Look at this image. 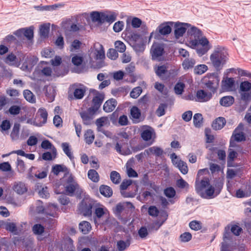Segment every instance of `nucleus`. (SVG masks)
Wrapping results in <instances>:
<instances>
[{"instance_id":"obj_37","label":"nucleus","mask_w":251,"mask_h":251,"mask_svg":"<svg viewBox=\"0 0 251 251\" xmlns=\"http://www.w3.org/2000/svg\"><path fill=\"white\" fill-rule=\"evenodd\" d=\"M100 192L102 195L105 197H110L113 194L111 188L107 185H101L100 187Z\"/></svg>"},{"instance_id":"obj_52","label":"nucleus","mask_w":251,"mask_h":251,"mask_svg":"<svg viewBox=\"0 0 251 251\" xmlns=\"http://www.w3.org/2000/svg\"><path fill=\"white\" fill-rule=\"evenodd\" d=\"M116 49L120 52H124L126 50V47L125 44L121 41H117L115 43Z\"/></svg>"},{"instance_id":"obj_27","label":"nucleus","mask_w":251,"mask_h":251,"mask_svg":"<svg viewBox=\"0 0 251 251\" xmlns=\"http://www.w3.org/2000/svg\"><path fill=\"white\" fill-rule=\"evenodd\" d=\"M21 125L19 123H15L10 133V137L13 140H17L19 139L20 129Z\"/></svg>"},{"instance_id":"obj_43","label":"nucleus","mask_w":251,"mask_h":251,"mask_svg":"<svg viewBox=\"0 0 251 251\" xmlns=\"http://www.w3.org/2000/svg\"><path fill=\"white\" fill-rule=\"evenodd\" d=\"M88 177L94 182H98L99 181V175L97 172L93 169L89 170L88 172Z\"/></svg>"},{"instance_id":"obj_45","label":"nucleus","mask_w":251,"mask_h":251,"mask_svg":"<svg viewBox=\"0 0 251 251\" xmlns=\"http://www.w3.org/2000/svg\"><path fill=\"white\" fill-rule=\"evenodd\" d=\"M130 243L128 241L120 240L117 243V247L119 251H124L129 246Z\"/></svg>"},{"instance_id":"obj_26","label":"nucleus","mask_w":251,"mask_h":251,"mask_svg":"<svg viewBox=\"0 0 251 251\" xmlns=\"http://www.w3.org/2000/svg\"><path fill=\"white\" fill-rule=\"evenodd\" d=\"M235 81L233 78H227L223 81V88L228 91H232L234 88Z\"/></svg>"},{"instance_id":"obj_16","label":"nucleus","mask_w":251,"mask_h":251,"mask_svg":"<svg viewBox=\"0 0 251 251\" xmlns=\"http://www.w3.org/2000/svg\"><path fill=\"white\" fill-rule=\"evenodd\" d=\"M212 97L211 92L205 91L204 90H200L197 92L196 99L199 102H206L210 100Z\"/></svg>"},{"instance_id":"obj_34","label":"nucleus","mask_w":251,"mask_h":251,"mask_svg":"<svg viewBox=\"0 0 251 251\" xmlns=\"http://www.w3.org/2000/svg\"><path fill=\"white\" fill-rule=\"evenodd\" d=\"M153 133V130L151 127H148L147 129L142 131L141 133V137L143 140L147 141L151 139Z\"/></svg>"},{"instance_id":"obj_56","label":"nucleus","mask_w":251,"mask_h":251,"mask_svg":"<svg viewBox=\"0 0 251 251\" xmlns=\"http://www.w3.org/2000/svg\"><path fill=\"white\" fill-rule=\"evenodd\" d=\"M205 85L209 89V92H211L212 94L214 93L217 88V84L213 83L212 81H208L205 83Z\"/></svg>"},{"instance_id":"obj_33","label":"nucleus","mask_w":251,"mask_h":251,"mask_svg":"<svg viewBox=\"0 0 251 251\" xmlns=\"http://www.w3.org/2000/svg\"><path fill=\"white\" fill-rule=\"evenodd\" d=\"M57 151L55 148H53L51 152L47 151L42 154V159L44 160L50 161L56 157Z\"/></svg>"},{"instance_id":"obj_18","label":"nucleus","mask_w":251,"mask_h":251,"mask_svg":"<svg viewBox=\"0 0 251 251\" xmlns=\"http://www.w3.org/2000/svg\"><path fill=\"white\" fill-rule=\"evenodd\" d=\"M243 126L240 124L234 130L232 137L235 141H244L245 136L243 133Z\"/></svg>"},{"instance_id":"obj_7","label":"nucleus","mask_w":251,"mask_h":251,"mask_svg":"<svg viewBox=\"0 0 251 251\" xmlns=\"http://www.w3.org/2000/svg\"><path fill=\"white\" fill-rule=\"evenodd\" d=\"M96 113V111L89 107L86 111L80 112L79 115L83 124L85 125H91L93 123V119Z\"/></svg>"},{"instance_id":"obj_40","label":"nucleus","mask_w":251,"mask_h":251,"mask_svg":"<svg viewBox=\"0 0 251 251\" xmlns=\"http://www.w3.org/2000/svg\"><path fill=\"white\" fill-rule=\"evenodd\" d=\"M79 228L83 234H87L91 229L90 224L87 221H83L79 224Z\"/></svg>"},{"instance_id":"obj_6","label":"nucleus","mask_w":251,"mask_h":251,"mask_svg":"<svg viewBox=\"0 0 251 251\" xmlns=\"http://www.w3.org/2000/svg\"><path fill=\"white\" fill-rule=\"evenodd\" d=\"M239 91L242 100L246 102L251 101V83L248 81L242 82Z\"/></svg>"},{"instance_id":"obj_39","label":"nucleus","mask_w":251,"mask_h":251,"mask_svg":"<svg viewBox=\"0 0 251 251\" xmlns=\"http://www.w3.org/2000/svg\"><path fill=\"white\" fill-rule=\"evenodd\" d=\"M174 165L183 174L185 175L188 173V168L187 164L182 160H180Z\"/></svg>"},{"instance_id":"obj_32","label":"nucleus","mask_w":251,"mask_h":251,"mask_svg":"<svg viewBox=\"0 0 251 251\" xmlns=\"http://www.w3.org/2000/svg\"><path fill=\"white\" fill-rule=\"evenodd\" d=\"M46 95L49 99V101H52L54 100L56 93L54 88L52 86H48L46 88Z\"/></svg>"},{"instance_id":"obj_38","label":"nucleus","mask_w":251,"mask_h":251,"mask_svg":"<svg viewBox=\"0 0 251 251\" xmlns=\"http://www.w3.org/2000/svg\"><path fill=\"white\" fill-rule=\"evenodd\" d=\"M13 189L17 193L21 195L23 194L27 191L25 184L22 182H18L15 184Z\"/></svg>"},{"instance_id":"obj_24","label":"nucleus","mask_w":251,"mask_h":251,"mask_svg":"<svg viewBox=\"0 0 251 251\" xmlns=\"http://www.w3.org/2000/svg\"><path fill=\"white\" fill-rule=\"evenodd\" d=\"M15 34L18 36H20L23 34L28 39H31L33 36V31L31 27L28 28H22L17 30Z\"/></svg>"},{"instance_id":"obj_20","label":"nucleus","mask_w":251,"mask_h":251,"mask_svg":"<svg viewBox=\"0 0 251 251\" xmlns=\"http://www.w3.org/2000/svg\"><path fill=\"white\" fill-rule=\"evenodd\" d=\"M167 67L165 65L158 66L154 67L156 74L162 79H165L168 76Z\"/></svg>"},{"instance_id":"obj_14","label":"nucleus","mask_w":251,"mask_h":251,"mask_svg":"<svg viewBox=\"0 0 251 251\" xmlns=\"http://www.w3.org/2000/svg\"><path fill=\"white\" fill-rule=\"evenodd\" d=\"M92 52L96 60H102L105 58V53L102 46L99 43L95 44Z\"/></svg>"},{"instance_id":"obj_10","label":"nucleus","mask_w":251,"mask_h":251,"mask_svg":"<svg viewBox=\"0 0 251 251\" xmlns=\"http://www.w3.org/2000/svg\"><path fill=\"white\" fill-rule=\"evenodd\" d=\"M130 142H117L115 150L119 153L126 155L131 153Z\"/></svg>"},{"instance_id":"obj_19","label":"nucleus","mask_w":251,"mask_h":251,"mask_svg":"<svg viewBox=\"0 0 251 251\" xmlns=\"http://www.w3.org/2000/svg\"><path fill=\"white\" fill-rule=\"evenodd\" d=\"M174 25V22H169L161 24L157 28L160 34L166 35L170 34L172 31L171 26Z\"/></svg>"},{"instance_id":"obj_30","label":"nucleus","mask_w":251,"mask_h":251,"mask_svg":"<svg viewBox=\"0 0 251 251\" xmlns=\"http://www.w3.org/2000/svg\"><path fill=\"white\" fill-rule=\"evenodd\" d=\"M50 24L46 23L41 25L40 27V35L43 38H46L48 37L50 31Z\"/></svg>"},{"instance_id":"obj_13","label":"nucleus","mask_w":251,"mask_h":251,"mask_svg":"<svg viewBox=\"0 0 251 251\" xmlns=\"http://www.w3.org/2000/svg\"><path fill=\"white\" fill-rule=\"evenodd\" d=\"M104 96L103 94L97 92L93 98V105L90 107V108L97 112L104 100Z\"/></svg>"},{"instance_id":"obj_42","label":"nucleus","mask_w":251,"mask_h":251,"mask_svg":"<svg viewBox=\"0 0 251 251\" xmlns=\"http://www.w3.org/2000/svg\"><path fill=\"white\" fill-rule=\"evenodd\" d=\"M103 13L94 12L91 14V18L93 22L103 23Z\"/></svg>"},{"instance_id":"obj_31","label":"nucleus","mask_w":251,"mask_h":251,"mask_svg":"<svg viewBox=\"0 0 251 251\" xmlns=\"http://www.w3.org/2000/svg\"><path fill=\"white\" fill-rule=\"evenodd\" d=\"M76 86V84H74L72 86V87L75 88L74 92V97L76 99H81L84 96L85 90L83 87L77 88Z\"/></svg>"},{"instance_id":"obj_2","label":"nucleus","mask_w":251,"mask_h":251,"mask_svg":"<svg viewBox=\"0 0 251 251\" xmlns=\"http://www.w3.org/2000/svg\"><path fill=\"white\" fill-rule=\"evenodd\" d=\"M37 61L38 59L36 57L26 56L22 52H19L17 56L13 53H11L7 55L5 60L6 63L16 67H18L21 62L24 61L21 67L23 71H29Z\"/></svg>"},{"instance_id":"obj_61","label":"nucleus","mask_w":251,"mask_h":251,"mask_svg":"<svg viewBox=\"0 0 251 251\" xmlns=\"http://www.w3.org/2000/svg\"><path fill=\"white\" fill-rule=\"evenodd\" d=\"M236 152L234 151H231L227 157V166H232V163L234 158L236 157Z\"/></svg>"},{"instance_id":"obj_44","label":"nucleus","mask_w":251,"mask_h":251,"mask_svg":"<svg viewBox=\"0 0 251 251\" xmlns=\"http://www.w3.org/2000/svg\"><path fill=\"white\" fill-rule=\"evenodd\" d=\"M110 177L111 181L116 184L120 183L121 180L120 174L115 171H113L111 172Z\"/></svg>"},{"instance_id":"obj_35","label":"nucleus","mask_w":251,"mask_h":251,"mask_svg":"<svg viewBox=\"0 0 251 251\" xmlns=\"http://www.w3.org/2000/svg\"><path fill=\"white\" fill-rule=\"evenodd\" d=\"M117 16V14L114 12H111L106 14L103 13V23H112L116 20Z\"/></svg>"},{"instance_id":"obj_48","label":"nucleus","mask_w":251,"mask_h":251,"mask_svg":"<svg viewBox=\"0 0 251 251\" xmlns=\"http://www.w3.org/2000/svg\"><path fill=\"white\" fill-rule=\"evenodd\" d=\"M208 67L206 65H199L195 68L194 72L196 74L202 75L205 73Z\"/></svg>"},{"instance_id":"obj_29","label":"nucleus","mask_w":251,"mask_h":251,"mask_svg":"<svg viewBox=\"0 0 251 251\" xmlns=\"http://www.w3.org/2000/svg\"><path fill=\"white\" fill-rule=\"evenodd\" d=\"M234 101V99L232 96H227L222 98L220 100V103L223 106L228 107L231 105Z\"/></svg>"},{"instance_id":"obj_58","label":"nucleus","mask_w":251,"mask_h":251,"mask_svg":"<svg viewBox=\"0 0 251 251\" xmlns=\"http://www.w3.org/2000/svg\"><path fill=\"white\" fill-rule=\"evenodd\" d=\"M190 227L194 230L197 231L201 228V225L200 222L193 221L189 223Z\"/></svg>"},{"instance_id":"obj_11","label":"nucleus","mask_w":251,"mask_h":251,"mask_svg":"<svg viewBox=\"0 0 251 251\" xmlns=\"http://www.w3.org/2000/svg\"><path fill=\"white\" fill-rule=\"evenodd\" d=\"M68 184L65 186V190L67 195L72 196L74 192L78 189V184L75 181L72 176H70L67 180Z\"/></svg>"},{"instance_id":"obj_28","label":"nucleus","mask_w":251,"mask_h":251,"mask_svg":"<svg viewBox=\"0 0 251 251\" xmlns=\"http://www.w3.org/2000/svg\"><path fill=\"white\" fill-rule=\"evenodd\" d=\"M61 147L65 154L70 158L71 160H73L74 158V157L72 151V148L71 146L68 143L65 142L62 144Z\"/></svg>"},{"instance_id":"obj_51","label":"nucleus","mask_w":251,"mask_h":251,"mask_svg":"<svg viewBox=\"0 0 251 251\" xmlns=\"http://www.w3.org/2000/svg\"><path fill=\"white\" fill-rule=\"evenodd\" d=\"M0 130L2 132H4L5 131H8V130L10 128L11 124L9 120H5L2 122L0 125Z\"/></svg>"},{"instance_id":"obj_55","label":"nucleus","mask_w":251,"mask_h":251,"mask_svg":"<svg viewBox=\"0 0 251 251\" xmlns=\"http://www.w3.org/2000/svg\"><path fill=\"white\" fill-rule=\"evenodd\" d=\"M164 195L169 198H172L176 195V191L172 187H169L165 189L164 191Z\"/></svg>"},{"instance_id":"obj_17","label":"nucleus","mask_w":251,"mask_h":251,"mask_svg":"<svg viewBox=\"0 0 251 251\" xmlns=\"http://www.w3.org/2000/svg\"><path fill=\"white\" fill-rule=\"evenodd\" d=\"M164 48L162 45L159 43H154L151 48V52L153 59H156L163 54Z\"/></svg>"},{"instance_id":"obj_12","label":"nucleus","mask_w":251,"mask_h":251,"mask_svg":"<svg viewBox=\"0 0 251 251\" xmlns=\"http://www.w3.org/2000/svg\"><path fill=\"white\" fill-rule=\"evenodd\" d=\"M92 204L87 201H82L78 207L79 213L84 216H89L92 214Z\"/></svg>"},{"instance_id":"obj_59","label":"nucleus","mask_w":251,"mask_h":251,"mask_svg":"<svg viewBox=\"0 0 251 251\" xmlns=\"http://www.w3.org/2000/svg\"><path fill=\"white\" fill-rule=\"evenodd\" d=\"M185 85L181 82L177 83L175 86L174 90L175 93L177 95H180L184 90Z\"/></svg>"},{"instance_id":"obj_3","label":"nucleus","mask_w":251,"mask_h":251,"mask_svg":"<svg viewBox=\"0 0 251 251\" xmlns=\"http://www.w3.org/2000/svg\"><path fill=\"white\" fill-rule=\"evenodd\" d=\"M228 54L223 47L217 46L210 56V60L213 66L216 69H221L228 60Z\"/></svg>"},{"instance_id":"obj_57","label":"nucleus","mask_w":251,"mask_h":251,"mask_svg":"<svg viewBox=\"0 0 251 251\" xmlns=\"http://www.w3.org/2000/svg\"><path fill=\"white\" fill-rule=\"evenodd\" d=\"M32 230L35 234L40 235L44 231V227L40 224H36L33 226Z\"/></svg>"},{"instance_id":"obj_25","label":"nucleus","mask_w":251,"mask_h":251,"mask_svg":"<svg viewBox=\"0 0 251 251\" xmlns=\"http://www.w3.org/2000/svg\"><path fill=\"white\" fill-rule=\"evenodd\" d=\"M226 121L223 117H218L212 123V126L215 130H220L225 126Z\"/></svg>"},{"instance_id":"obj_22","label":"nucleus","mask_w":251,"mask_h":251,"mask_svg":"<svg viewBox=\"0 0 251 251\" xmlns=\"http://www.w3.org/2000/svg\"><path fill=\"white\" fill-rule=\"evenodd\" d=\"M130 112L133 123H138L140 122L141 111L137 106H132L130 109Z\"/></svg>"},{"instance_id":"obj_21","label":"nucleus","mask_w":251,"mask_h":251,"mask_svg":"<svg viewBox=\"0 0 251 251\" xmlns=\"http://www.w3.org/2000/svg\"><path fill=\"white\" fill-rule=\"evenodd\" d=\"M95 124L98 130L101 131L102 127L108 126L110 125V121L107 117H101L96 120Z\"/></svg>"},{"instance_id":"obj_60","label":"nucleus","mask_w":251,"mask_h":251,"mask_svg":"<svg viewBox=\"0 0 251 251\" xmlns=\"http://www.w3.org/2000/svg\"><path fill=\"white\" fill-rule=\"evenodd\" d=\"M159 212L158 209L155 206H151L148 208V213L152 217H157Z\"/></svg>"},{"instance_id":"obj_62","label":"nucleus","mask_w":251,"mask_h":251,"mask_svg":"<svg viewBox=\"0 0 251 251\" xmlns=\"http://www.w3.org/2000/svg\"><path fill=\"white\" fill-rule=\"evenodd\" d=\"M149 151L151 153L155 154L157 156L161 155L163 152V150L161 148L156 147L150 148L149 149Z\"/></svg>"},{"instance_id":"obj_41","label":"nucleus","mask_w":251,"mask_h":251,"mask_svg":"<svg viewBox=\"0 0 251 251\" xmlns=\"http://www.w3.org/2000/svg\"><path fill=\"white\" fill-rule=\"evenodd\" d=\"M193 123L195 127H200L202 125L203 118L200 113H196L193 116Z\"/></svg>"},{"instance_id":"obj_8","label":"nucleus","mask_w":251,"mask_h":251,"mask_svg":"<svg viewBox=\"0 0 251 251\" xmlns=\"http://www.w3.org/2000/svg\"><path fill=\"white\" fill-rule=\"evenodd\" d=\"M174 34L175 38L177 39L183 36L186 30L190 26V24L186 23L174 22Z\"/></svg>"},{"instance_id":"obj_64","label":"nucleus","mask_w":251,"mask_h":251,"mask_svg":"<svg viewBox=\"0 0 251 251\" xmlns=\"http://www.w3.org/2000/svg\"><path fill=\"white\" fill-rule=\"evenodd\" d=\"M5 228L6 230H9L15 234L18 233L16 226L14 223H7L5 225Z\"/></svg>"},{"instance_id":"obj_23","label":"nucleus","mask_w":251,"mask_h":251,"mask_svg":"<svg viewBox=\"0 0 251 251\" xmlns=\"http://www.w3.org/2000/svg\"><path fill=\"white\" fill-rule=\"evenodd\" d=\"M117 104V101L114 99L107 100L103 106V110L106 112H110L113 111Z\"/></svg>"},{"instance_id":"obj_1","label":"nucleus","mask_w":251,"mask_h":251,"mask_svg":"<svg viewBox=\"0 0 251 251\" xmlns=\"http://www.w3.org/2000/svg\"><path fill=\"white\" fill-rule=\"evenodd\" d=\"M187 33L193 38L189 42L190 46L196 50L200 56L205 54L211 48L212 46L208 39L202 36L201 31L197 27L190 25Z\"/></svg>"},{"instance_id":"obj_46","label":"nucleus","mask_w":251,"mask_h":251,"mask_svg":"<svg viewBox=\"0 0 251 251\" xmlns=\"http://www.w3.org/2000/svg\"><path fill=\"white\" fill-rule=\"evenodd\" d=\"M195 64V61L194 59L192 58H187L183 61L182 66L184 69L188 70L193 68Z\"/></svg>"},{"instance_id":"obj_5","label":"nucleus","mask_w":251,"mask_h":251,"mask_svg":"<svg viewBox=\"0 0 251 251\" xmlns=\"http://www.w3.org/2000/svg\"><path fill=\"white\" fill-rule=\"evenodd\" d=\"M93 218L95 224L96 225H106L110 220L108 211L103 206L97 207L95 208Z\"/></svg>"},{"instance_id":"obj_53","label":"nucleus","mask_w":251,"mask_h":251,"mask_svg":"<svg viewBox=\"0 0 251 251\" xmlns=\"http://www.w3.org/2000/svg\"><path fill=\"white\" fill-rule=\"evenodd\" d=\"M54 51L50 48L44 49L41 52L43 57L45 58H50L54 55Z\"/></svg>"},{"instance_id":"obj_4","label":"nucleus","mask_w":251,"mask_h":251,"mask_svg":"<svg viewBox=\"0 0 251 251\" xmlns=\"http://www.w3.org/2000/svg\"><path fill=\"white\" fill-rule=\"evenodd\" d=\"M195 189L197 193L201 197L205 199L212 198L215 191L214 187L210 184L209 178L207 177L201 180L197 179Z\"/></svg>"},{"instance_id":"obj_9","label":"nucleus","mask_w":251,"mask_h":251,"mask_svg":"<svg viewBox=\"0 0 251 251\" xmlns=\"http://www.w3.org/2000/svg\"><path fill=\"white\" fill-rule=\"evenodd\" d=\"M61 27L65 34L69 32H75L79 30L80 25L78 24L72 23L70 19H67L61 23Z\"/></svg>"},{"instance_id":"obj_63","label":"nucleus","mask_w":251,"mask_h":251,"mask_svg":"<svg viewBox=\"0 0 251 251\" xmlns=\"http://www.w3.org/2000/svg\"><path fill=\"white\" fill-rule=\"evenodd\" d=\"M193 112L192 111L188 110L182 114V119L186 122H189L192 119Z\"/></svg>"},{"instance_id":"obj_50","label":"nucleus","mask_w":251,"mask_h":251,"mask_svg":"<svg viewBox=\"0 0 251 251\" xmlns=\"http://www.w3.org/2000/svg\"><path fill=\"white\" fill-rule=\"evenodd\" d=\"M142 89L141 87H137L133 89L130 93V96L133 99L137 98L141 94Z\"/></svg>"},{"instance_id":"obj_36","label":"nucleus","mask_w":251,"mask_h":251,"mask_svg":"<svg viewBox=\"0 0 251 251\" xmlns=\"http://www.w3.org/2000/svg\"><path fill=\"white\" fill-rule=\"evenodd\" d=\"M52 172L56 176H57L60 172H67L68 169L64 165L56 164L52 166Z\"/></svg>"},{"instance_id":"obj_47","label":"nucleus","mask_w":251,"mask_h":251,"mask_svg":"<svg viewBox=\"0 0 251 251\" xmlns=\"http://www.w3.org/2000/svg\"><path fill=\"white\" fill-rule=\"evenodd\" d=\"M24 96L25 98L29 102L33 103L35 101V98L33 93L28 90H25L24 91Z\"/></svg>"},{"instance_id":"obj_15","label":"nucleus","mask_w":251,"mask_h":251,"mask_svg":"<svg viewBox=\"0 0 251 251\" xmlns=\"http://www.w3.org/2000/svg\"><path fill=\"white\" fill-rule=\"evenodd\" d=\"M38 119L39 122L35 121L34 125L38 126H41L46 123L48 117V113L44 108H40L37 112Z\"/></svg>"},{"instance_id":"obj_49","label":"nucleus","mask_w":251,"mask_h":251,"mask_svg":"<svg viewBox=\"0 0 251 251\" xmlns=\"http://www.w3.org/2000/svg\"><path fill=\"white\" fill-rule=\"evenodd\" d=\"M48 208H50L51 211L50 212H49L48 209H47L46 210L45 213L47 215H49L50 216L54 217H55L56 211L57 210V207L56 205H55L54 204H49Z\"/></svg>"},{"instance_id":"obj_54","label":"nucleus","mask_w":251,"mask_h":251,"mask_svg":"<svg viewBox=\"0 0 251 251\" xmlns=\"http://www.w3.org/2000/svg\"><path fill=\"white\" fill-rule=\"evenodd\" d=\"M94 138V133L92 130L88 129L86 131L84 134V138L86 141H93Z\"/></svg>"}]
</instances>
